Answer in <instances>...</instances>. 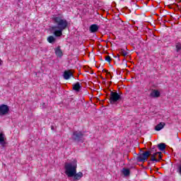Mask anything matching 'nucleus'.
Wrapping results in <instances>:
<instances>
[{"label":"nucleus","instance_id":"f257e3e1","mask_svg":"<svg viewBox=\"0 0 181 181\" xmlns=\"http://www.w3.org/2000/svg\"><path fill=\"white\" fill-rule=\"evenodd\" d=\"M52 21L57 25L51 27V30L54 32V35L56 37H59L63 35V30L67 29L69 22H67V20L63 18V17L56 16L52 17Z\"/></svg>","mask_w":181,"mask_h":181},{"label":"nucleus","instance_id":"f03ea898","mask_svg":"<svg viewBox=\"0 0 181 181\" xmlns=\"http://www.w3.org/2000/svg\"><path fill=\"white\" fill-rule=\"evenodd\" d=\"M65 174L68 177H73L74 181L80 180L83 177V173H77V161L74 160L72 163H65Z\"/></svg>","mask_w":181,"mask_h":181},{"label":"nucleus","instance_id":"7ed1b4c3","mask_svg":"<svg viewBox=\"0 0 181 181\" xmlns=\"http://www.w3.org/2000/svg\"><path fill=\"white\" fill-rule=\"evenodd\" d=\"M156 146H153L150 151H144L143 153H139L136 157L137 162H146L148 161V158L152 155V153L156 152Z\"/></svg>","mask_w":181,"mask_h":181},{"label":"nucleus","instance_id":"20e7f679","mask_svg":"<svg viewBox=\"0 0 181 181\" xmlns=\"http://www.w3.org/2000/svg\"><path fill=\"white\" fill-rule=\"evenodd\" d=\"M86 132L81 131H74L71 136V139L73 142H77L78 144H83L86 139Z\"/></svg>","mask_w":181,"mask_h":181},{"label":"nucleus","instance_id":"39448f33","mask_svg":"<svg viewBox=\"0 0 181 181\" xmlns=\"http://www.w3.org/2000/svg\"><path fill=\"white\" fill-rule=\"evenodd\" d=\"M122 100V96L119 95L117 92H113L110 90V104H115L117 101Z\"/></svg>","mask_w":181,"mask_h":181},{"label":"nucleus","instance_id":"423d86ee","mask_svg":"<svg viewBox=\"0 0 181 181\" xmlns=\"http://www.w3.org/2000/svg\"><path fill=\"white\" fill-rule=\"evenodd\" d=\"M9 114V106L7 105H0V117H4V115H7Z\"/></svg>","mask_w":181,"mask_h":181},{"label":"nucleus","instance_id":"0eeeda50","mask_svg":"<svg viewBox=\"0 0 181 181\" xmlns=\"http://www.w3.org/2000/svg\"><path fill=\"white\" fill-rule=\"evenodd\" d=\"M63 77L64 80H69L70 79V77H74V75H73V72L71 70H65L64 71Z\"/></svg>","mask_w":181,"mask_h":181},{"label":"nucleus","instance_id":"6e6552de","mask_svg":"<svg viewBox=\"0 0 181 181\" xmlns=\"http://www.w3.org/2000/svg\"><path fill=\"white\" fill-rule=\"evenodd\" d=\"M99 26L97 24H93L90 26V33H95V32H98Z\"/></svg>","mask_w":181,"mask_h":181},{"label":"nucleus","instance_id":"1a4fd4ad","mask_svg":"<svg viewBox=\"0 0 181 181\" xmlns=\"http://www.w3.org/2000/svg\"><path fill=\"white\" fill-rule=\"evenodd\" d=\"M150 97H152L153 98H158V97H160V92L156 90H153L150 93Z\"/></svg>","mask_w":181,"mask_h":181},{"label":"nucleus","instance_id":"9d476101","mask_svg":"<svg viewBox=\"0 0 181 181\" xmlns=\"http://www.w3.org/2000/svg\"><path fill=\"white\" fill-rule=\"evenodd\" d=\"M73 90L74 91H76V93L80 92V90H81L80 82H76L75 84H73Z\"/></svg>","mask_w":181,"mask_h":181},{"label":"nucleus","instance_id":"9b49d317","mask_svg":"<svg viewBox=\"0 0 181 181\" xmlns=\"http://www.w3.org/2000/svg\"><path fill=\"white\" fill-rule=\"evenodd\" d=\"M55 54L58 57H62L63 56V52H62V49H60V47H58L55 49Z\"/></svg>","mask_w":181,"mask_h":181},{"label":"nucleus","instance_id":"f8f14e48","mask_svg":"<svg viewBox=\"0 0 181 181\" xmlns=\"http://www.w3.org/2000/svg\"><path fill=\"white\" fill-rule=\"evenodd\" d=\"M165 125H166L165 124V122H160L155 127V130L160 131V129H163V128L165 127Z\"/></svg>","mask_w":181,"mask_h":181},{"label":"nucleus","instance_id":"ddd939ff","mask_svg":"<svg viewBox=\"0 0 181 181\" xmlns=\"http://www.w3.org/2000/svg\"><path fill=\"white\" fill-rule=\"evenodd\" d=\"M157 146H158L159 151H161V152H163V151H165L166 149V144L164 143H160V144H158Z\"/></svg>","mask_w":181,"mask_h":181},{"label":"nucleus","instance_id":"4468645a","mask_svg":"<svg viewBox=\"0 0 181 181\" xmlns=\"http://www.w3.org/2000/svg\"><path fill=\"white\" fill-rule=\"evenodd\" d=\"M122 172L126 177L131 175V170H129L128 168H123Z\"/></svg>","mask_w":181,"mask_h":181},{"label":"nucleus","instance_id":"2eb2a0df","mask_svg":"<svg viewBox=\"0 0 181 181\" xmlns=\"http://www.w3.org/2000/svg\"><path fill=\"white\" fill-rule=\"evenodd\" d=\"M0 144L2 146H5V136L2 133L0 134Z\"/></svg>","mask_w":181,"mask_h":181},{"label":"nucleus","instance_id":"dca6fc26","mask_svg":"<svg viewBox=\"0 0 181 181\" xmlns=\"http://www.w3.org/2000/svg\"><path fill=\"white\" fill-rule=\"evenodd\" d=\"M156 153H151V162H159V160L158 159H156Z\"/></svg>","mask_w":181,"mask_h":181},{"label":"nucleus","instance_id":"f3484780","mask_svg":"<svg viewBox=\"0 0 181 181\" xmlns=\"http://www.w3.org/2000/svg\"><path fill=\"white\" fill-rule=\"evenodd\" d=\"M47 40L49 43H54L56 42V38L53 37V35H50L47 37Z\"/></svg>","mask_w":181,"mask_h":181},{"label":"nucleus","instance_id":"a211bd4d","mask_svg":"<svg viewBox=\"0 0 181 181\" xmlns=\"http://www.w3.org/2000/svg\"><path fill=\"white\" fill-rule=\"evenodd\" d=\"M119 54L123 56L124 57H125V56H127L128 54V52L127 51H125V49H119Z\"/></svg>","mask_w":181,"mask_h":181},{"label":"nucleus","instance_id":"6ab92c4d","mask_svg":"<svg viewBox=\"0 0 181 181\" xmlns=\"http://www.w3.org/2000/svg\"><path fill=\"white\" fill-rule=\"evenodd\" d=\"M176 47V51L177 52H180L181 50V44L180 43H177L175 45Z\"/></svg>","mask_w":181,"mask_h":181},{"label":"nucleus","instance_id":"aec40b11","mask_svg":"<svg viewBox=\"0 0 181 181\" xmlns=\"http://www.w3.org/2000/svg\"><path fill=\"white\" fill-rule=\"evenodd\" d=\"M105 61L107 62L108 63H111V57L106 56L105 57Z\"/></svg>","mask_w":181,"mask_h":181},{"label":"nucleus","instance_id":"412c9836","mask_svg":"<svg viewBox=\"0 0 181 181\" xmlns=\"http://www.w3.org/2000/svg\"><path fill=\"white\" fill-rule=\"evenodd\" d=\"M177 173H178L179 175H180V176H181V165H180L178 166Z\"/></svg>","mask_w":181,"mask_h":181},{"label":"nucleus","instance_id":"4be33fe9","mask_svg":"<svg viewBox=\"0 0 181 181\" xmlns=\"http://www.w3.org/2000/svg\"><path fill=\"white\" fill-rule=\"evenodd\" d=\"M103 71H104L105 73H107V74H109V76H111V72H109L107 70L103 69Z\"/></svg>","mask_w":181,"mask_h":181},{"label":"nucleus","instance_id":"5701e85b","mask_svg":"<svg viewBox=\"0 0 181 181\" xmlns=\"http://www.w3.org/2000/svg\"><path fill=\"white\" fill-rule=\"evenodd\" d=\"M156 155H162V152H160V151H158V152H156Z\"/></svg>","mask_w":181,"mask_h":181},{"label":"nucleus","instance_id":"b1692460","mask_svg":"<svg viewBox=\"0 0 181 181\" xmlns=\"http://www.w3.org/2000/svg\"><path fill=\"white\" fill-rule=\"evenodd\" d=\"M160 159H162V156L160 154V155L158 156V160H160Z\"/></svg>","mask_w":181,"mask_h":181},{"label":"nucleus","instance_id":"393cba45","mask_svg":"<svg viewBox=\"0 0 181 181\" xmlns=\"http://www.w3.org/2000/svg\"><path fill=\"white\" fill-rule=\"evenodd\" d=\"M117 57H117V60H118V62H119V60H120V59H119V54H117Z\"/></svg>","mask_w":181,"mask_h":181},{"label":"nucleus","instance_id":"a878e982","mask_svg":"<svg viewBox=\"0 0 181 181\" xmlns=\"http://www.w3.org/2000/svg\"><path fill=\"white\" fill-rule=\"evenodd\" d=\"M0 66H2V60L0 59Z\"/></svg>","mask_w":181,"mask_h":181},{"label":"nucleus","instance_id":"bb28decb","mask_svg":"<svg viewBox=\"0 0 181 181\" xmlns=\"http://www.w3.org/2000/svg\"><path fill=\"white\" fill-rule=\"evenodd\" d=\"M102 80H105V78H104L103 76H101Z\"/></svg>","mask_w":181,"mask_h":181},{"label":"nucleus","instance_id":"cd10ccee","mask_svg":"<svg viewBox=\"0 0 181 181\" xmlns=\"http://www.w3.org/2000/svg\"><path fill=\"white\" fill-rule=\"evenodd\" d=\"M51 129L53 130V129H54V127H52V128H51Z\"/></svg>","mask_w":181,"mask_h":181},{"label":"nucleus","instance_id":"c85d7f7f","mask_svg":"<svg viewBox=\"0 0 181 181\" xmlns=\"http://www.w3.org/2000/svg\"><path fill=\"white\" fill-rule=\"evenodd\" d=\"M178 2H181V0H178Z\"/></svg>","mask_w":181,"mask_h":181},{"label":"nucleus","instance_id":"c756f323","mask_svg":"<svg viewBox=\"0 0 181 181\" xmlns=\"http://www.w3.org/2000/svg\"><path fill=\"white\" fill-rule=\"evenodd\" d=\"M110 78H112V76L110 75Z\"/></svg>","mask_w":181,"mask_h":181},{"label":"nucleus","instance_id":"7c9ffc66","mask_svg":"<svg viewBox=\"0 0 181 181\" xmlns=\"http://www.w3.org/2000/svg\"><path fill=\"white\" fill-rule=\"evenodd\" d=\"M148 165H151V163H150V162H148Z\"/></svg>","mask_w":181,"mask_h":181},{"label":"nucleus","instance_id":"2f4dec72","mask_svg":"<svg viewBox=\"0 0 181 181\" xmlns=\"http://www.w3.org/2000/svg\"><path fill=\"white\" fill-rule=\"evenodd\" d=\"M175 5H176V6H178V5H177V4H175Z\"/></svg>","mask_w":181,"mask_h":181},{"label":"nucleus","instance_id":"473e14b6","mask_svg":"<svg viewBox=\"0 0 181 181\" xmlns=\"http://www.w3.org/2000/svg\"><path fill=\"white\" fill-rule=\"evenodd\" d=\"M104 84H105V81H104Z\"/></svg>","mask_w":181,"mask_h":181}]
</instances>
